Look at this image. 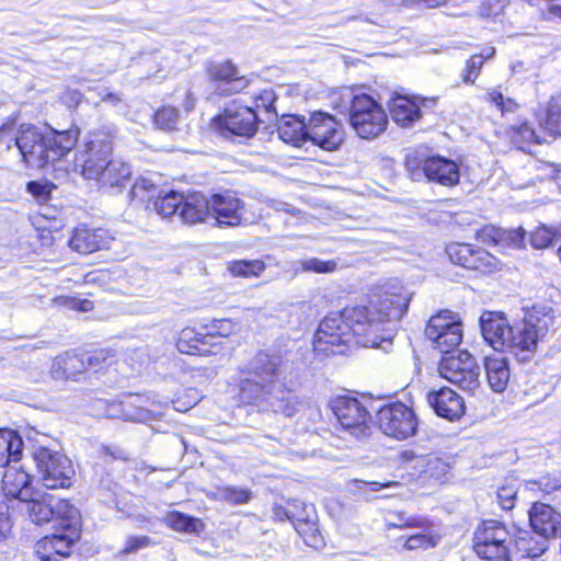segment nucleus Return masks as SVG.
I'll return each mask as SVG.
<instances>
[{
	"label": "nucleus",
	"instance_id": "obj_44",
	"mask_svg": "<svg viewBox=\"0 0 561 561\" xmlns=\"http://www.w3.org/2000/svg\"><path fill=\"white\" fill-rule=\"evenodd\" d=\"M266 270L262 259H240L227 263L228 273L234 278H259Z\"/></svg>",
	"mask_w": 561,
	"mask_h": 561
},
{
	"label": "nucleus",
	"instance_id": "obj_37",
	"mask_svg": "<svg viewBox=\"0 0 561 561\" xmlns=\"http://www.w3.org/2000/svg\"><path fill=\"white\" fill-rule=\"evenodd\" d=\"M162 522L168 528L179 534L201 535L206 529L202 518L175 510L167 512Z\"/></svg>",
	"mask_w": 561,
	"mask_h": 561
},
{
	"label": "nucleus",
	"instance_id": "obj_13",
	"mask_svg": "<svg viewBox=\"0 0 561 561\" xmlns=\"http://www.w3.org/2000/svg\"><path fill=\"white\" fill-rule=\"evenodd\" d=\"M446 253L453 264L481 276L496 274L503 268L499 257L469 242H450L446 247Z\"/></svg>",
	"mask_w": 561,
	"mask_h": 561
},
{
	"label": "nucleus",
	"instance_id": "obj_26",
	"mask_svg": "<svg viewBox=\"0 0 561 561\" xmlns=\"http://www.w3.org/2000/svg\"><path fill=\"white\" fill-rule=\"evenodd\" d=\"M424 103V98L396 93L389 99L387 106L392 121L402 128H409L422 119Z\"/></svg>",
	"mask_w": 561,
	"mask_h": 561
},
{
	"label": "nucleus",
	"instance_id": "obj_18",
	"mask_svg": "<svg viewBox=\"0 0 561 561\" xmlns=\"http://www.w3.org/2000/svg\"><path fill=\"white\" fill-rule=\"evenodd\" d=\"M213 122L221 133L251 138L257 130L260 119L253 107L232 101Z\"/></svg>",
	"mask_w": 561,
	"mask_h": 561
},
{
	"label": "nucleus",
	"instance_id": "obj_4",
	"mask_svg": "<svg viewBox=\"0 0 561 561\" xmlns=\"http://www.w3.org/2000/svg\"><path fill=\"white\" fill-rule=\"evenodd\" d=\"M411 294L399 280H387L367 288L364 299L354 304L352 313H357L369 336L381 339L377 325L400 321L408 312Z\"/></svg>",
	"mask_w": 561,
	"mask_h": 561
},
{
	"label": "nucleus",
	"instance_id": "obj_60",
	"mask_svg": "<svg viewBox=\"0 0 561 561\" xmlns=\"http://www.w3.org/2000/svg\"><path fill=\"white\" fill-rule=\"evenodd\" d=\"M535 483L545 494H551L553 492L561 491V472L543 474Z\"/></svg>",
	"mask_w": 561,
	"mask_h": 561
},
{
	"label": "nucleus",
	"instance_id": "obj_20",
	"mask_svg": "<svg viewBox=\"0 0 561 561\" xmlns=\"http://www.w3.org/2000/svg\"><path fill=\"white\" fill-rule=\"evenodd\" d=\"M307 141L325 151H335L343 144L340 122L332 114L313 112L308 119Z\"/></svg>",
	"mask_w": 561,
	"mask_h": 561
},
{
	"label": "nucleus",
	"instance_id": "obj_34",
	"mask_svg": "<svg viewBox=\"0 0 561 561\" xmlns=\"http://www.w3.org/2000/svg\"><path fill=\"white\" fill-rule=\"evenodd\" d=\"M486 380L495 392H503L508 385L511 370L504 356L491 355L484 358Z\"/></svg>",
	"mask_w": 561,
	"mask_h": 561
},
{
	"label": "nucleus",
	"instance_id": "obj_63",
	"mask_svg": "<svg viewBox=\"0 0 561 561\" xmlns=\"http://www.w3.org/2000/svg\"><path fill=\"white\" fill-rule=\"evenodd\" d=\"M151 545L148 536H130L123 547L122 554H130Z\"/></svg>",
	"mask_w": 561,
	"mask_h": 561
},
{
	"label": "nucleus",
	"instance_id": "obj_33",
	"mask_svg": "<svg viewBox=\"0 0 561 561\" xmlns=\"http://www.w3.org/2000/svg\"><path fill=\"white\" fill-rule=\"evenodd\" d=\"M83 350H71L58 355L54 360V373L62 379H78L87 373Z\"/></svg>",
	"mask_w": 561,
	"mask_h": 561
},
{
	"label": "nucleus",
	"instance_id": "obj_53",
	"mask_svg": "<svg viewBox=\"0 0 561 561\" xmlns=\"http://www.w3.org/2000/svg\"><path fill=\"white\" fill-rule=\"evenodd\" d=\"M54 305L57 308L76 312H89L94 309V302L87 298L77 296H58L54 298Z\"/></svg>",
	"mask_w": 561,
	"mask_h": 561
},
{
	"label": "nucleus",
	"instance_id": "obj_54",
	"mask_svg": "<svg viewBox=\"0 0 561 561\" xmlns=\"http://www.w3.org/2000/svg\"><path fill=\"white\" fill-rule=\"evenodd\" d=\"M298 272L314 274H331L337 270V263L334 260L322 261L318 257H309L299 261Z\"/></svg>",
	"mask_w": 561,
	"mask_h": 561
},
{
	"label": "nucleus",
	"instance_id": "obj_22",
	"mask_svg": "<svg viewBox=\"0 0 561 561\" xmlns=\"http://www.w3.org/2000/svg\"><path fill=\"white\" fill-rule=\"evenodd\" d=\"M422 526H416L414 529L405 535L396 538L394 549L401 552H425L436 549L443 535L436 528L435 523L427 516L421 517Z\"/></svg>",
	"mask_w": 561,
	"mask_h": 561
},
{
	"label": "nucleus",
	"instance_id": "obj_43",
	"mask_svg": "<svg viewBox=\"0 0 561 561\" xmlns=\"http://www.w3.org/2000/svg\"><path fill=\"white\" fill-rule=\"evenodd\" d=\"M538 131L546 139L547 136L556 138L561 135V108L548 105L536 112Z\"/></svg>",
	"mask_w": 561,
	"mask_h": 561
},
{
	"label": "nucleus",
	"instance_id": "obj_21",
	"mask_svg": "<svg viewBox=\"0 0 561 561\" xmlns=\"http://www.w3.org/2000/svg\"><path fill=\"white\" fill-rule=\"evenodd\" d=\"M114 240V233L105 227L80 224L72 229L68 245L72 251L87 255L110 249Z\"/></svg>",
	"mask_w": 561,
	"mask_h": 561
},
{
	"label": "nucleus",
	"instance_id": "obj_40",
	"mask_svg": "<svg viewBox=\"0 0 561 561\" xmlns=\"http://www.w3.org/2000/svg\"><path fill=\"white\" fill-rule=\"evenodd\" d=\"M506 135L510 141L523 151L533 145H540L546 141L542 135L526 121L508 126Z\"/></svg>",
	"mask_w": 561,
	"mask_h": 561
},
{
	"label": "nucleus",
	"instance_id": "obj_51",
	"mask_svg": "<svg viewBox=\"0 0 561 561\" xmlns=\"http://www.w3.org/2000/svg\"><path fill=\"white\" fill-rule=\"evenodd\" d=\"M253 497L251 490L232 485H221L217 488V500L231 505H241L249 503Z\"/></svg>",
	"mask_w": 561,
	"mask_h": 561
},
{
	"label": "nucleus",
	"instance_id": "obj_11",
	"mask_svg": "<svg viewBox=\"0 0 561 561\" xmlns=\"http://www.w3.org/2000/svg\"><path fill=\"white\" fill-rule=\"evenodd\" d=\"M552 322V316L536 307L513 324L508 352L513 354H534L540 341L546 336Z\"/></svg>",
	"mask_w": 561,
	"mask_h": 561
},
{
	"label": "nucleus",
	"instance_id": "obj_59",
	"mask_svg": "<svg viewBox=\"0 0 561 561\" xmlns=\"http://www.w3.org/2000/svg\"><path fill=\"white\" fill-rule=\"evenodd\" d=\"M489 103L495 105L502 113L514 112L518 104L513 99H505L503 93L497 89H492L485 94Z\"/></svg>",
	"mask_w": 561,
	"mask_h": 561
},
{
	"label": "nucleus",
	"instance_id": "obj_30",
	"mask_svg": "<svg viewBox=\"0 0 561 561\" xmlns=\"http://www.w3.org/2000/svg\"><path fill=\"white\" fill-rule=\"evenodd\" d=\"M133 176L130 165L122 159L111 158L106 167L100 171V174L92 181L96 182L100 187L115 188L121 191L126 187Z\"/></svg>",
	"mask_w": 561,
	"mask_h": 561
},
{
	"label": "nucleus",
	"instance_id": "obj_14",
	"mask_svg": "<svg viewBox=\"0 0 561 561\" xmlns=\"http://www.w3.org/2000/svg\"><path fill=\"white\" fill-rule=\"evenodd\" d=\"M438 373L442 378L465 391L473 392L480 386V367L468 351L443 355Z\"/></svg>",
	"mask_w": 561,
	"mask_h": 561
},
{
	"label": "nucleus",
	"instance_id": "obj_39",
	"mask_svg": "<svg viewBox=\"0 0 561 561\" xmlns=\"http://www.w3.org/2000/svg\"><path fill=\"white\" fill-rule=\"evenodd\" d=\"M495 55L496 48L493 45L485 46L480 53L470 55L461 71V81L465 84L473 85L480 77L484 64L492 60Z\"/></svg>",
	"mask_w": 561,
	"mask_h": 561
},
{
	"label": "nucleus",
	"instance_id": "obj_2",
	"mask_svg": "<svg viewBox=\"0 0 561 561\" xmlns=\"http://www.w3.org/2000/svg\"><path fill=\"white\" fill-rule=\"evenodd\" d=\"M282 360L278 356L259 352L248 362L239 367L231 383L233 396L239 405H257L270 403L275 405L276 411L286 416H293L300 403L299 397L294 390L282 386L279 394L272 396L280 375Z\"/></svg>",
	"mask_w": 561,
	"mask_h": 561
},
{
	"label": "nucleus",
	"instance_id": "obj_10",
	"mask_svg": "<svg viewBox=\"0 0 561 561\" xmlns=\"http://www.w3.org/2000/svg\"><path fill=\"white\" fill-rule=\"evenodd\" d=\"M33 459L44 489L68 490L73 485L76 470L67 456L41 446L34 450Z\"/></svg>",
	"mask_w": 561,
	"mask_h": 561
},
{
	"label": "nucleus",
	"instance_id": "obj_27",
	"mask_svg": "<svg viewBox=\"0 0 561 561\" xmlns=\"http://www.w3.org/2000/svg\"><path fill=\"white\" fill-rule=\"evenodd\" d=\"M243 202L231 191L215 193L209 197V216L219 226H238L242 220Z\"/></svg>",
	"mask_w": 561,
	"mask_h": 561
},
{
	"label": "nucleus",
	"instance_id": "obj_57",
	"mask_svg": "<svg viewBox=\"0 0 561 561\" xmlns=\"http://www.w3.org/2000/svg\"><path fill=\"white\" fill-rule=\"evenodd\" d=\"M502 227L493 224H485L474 231V239L483 245L496 248Z\"/></svg>",
	"mask_w": 561,
	"mask_h": 561
},
{
	"label": "nucleus",
	"instance_id": "obj_55",
	"mask_svg": "<svg viewBox=\"0 0 561 561\" xmlns=\"http://www.w3.org/2000/svg\"><path fill=\"white\" fill-rule=\"evenodd\" d=\"M252 99L255 113L257 111H263L271 116H277L275 107L277 95L272 88L262 89L259 93L254 94Z\"/></svg>",
	"mask_w": 561,
	"mask_h": 561
},
{
	"label": "nucleus",
	"instance_id": "obj_9",
	"mask_svg": "<svg viewBox=\"0 0 561 561\" xmlns=\"http://www.w3.org/2000/svg\"><path fill=\"white\" fill-rule=\"evenodd\" d=\"M419 417L413 407L401 400L381 404L375 413L377 428L387 437L405 440L419 432Z\"/></svg>",
	"mask_w": 561,
	"mask_h": 561
},
{
	"label": "nucleus",
	"instance_id": "obj_8",
	"mask_svg": "<svg viewBox=\"0 0 561 561\" xmlns=\"http://www.w3.org/2000/svg\"><path fill=\"white\" fill-rule=\"evenodd\" d=\"M348 124L359 138L370 140L386 131L388 115L377 100L360 93L351 100Z\"/></svg>",
	"mask_w": 561,
	"mask_h": 561
},
{
	"label": "nucleus",
	"instance_id": "obj_56",
	"mask_svg": "<svg viewBox=\"0 0 561 561\" xmlns=\"http://www.w3.org/2000/svg\"><path fill=\"white\" fill-rule=\"evenodd\" d=\"M201 400L199 391L194 387H186L180 389L175 398L173 399V404L179 411H187L195 407Z\"/></svg>",
	"mask_w": 561,
	"mask_h": 561
},
{
	"label": "nucleus",
	"instance_id": "obj_31",
	"mask_svg": "<svg viewBox=\"0 0 561 561\" xmlns=\"http://www.w3.org/2000/svg\"><path fill=\"white\" fill-rule=\"evenodd\" d=\"M51 504L55 528L82 533L81 513L72 499L54 495Z\"/></svg>",
	"mask_w": 561,
	"mask_h": 561
},
{
	"label": "nucleus",
	"instance_id": "obj_1",
	"mask_svg": "<svg viewBox=\"0 0 561 561\" xmlns=\"http://www.w3.org/2000/svg\"><path fill=\"white\" fill-rule=\"evenodd\" d=\"M80 137L81 128L76 123L57 129L50 124L19 123L16 115H10L0 124V145L8 150L15 147L19 161L30 170H46L64 161Z\"/></svg>",
	"mask_w": 561,
	"mask_h": 561
},
{
	"label": "nucleus",
	"instance_id": "obj_24",
	"mask_svg": "<svg viewBox=\"0 0 561 561\" xmlns=\"http://www.w3.org/2000/svg\"><path fill=\"white\" fill-rule=\"evenodd\" d=\"M481 334L485 343L496 352H508L513 324L502 311H484L480 316Z\"/></svg>",
	"mask_w": 561,
	"mask_h": 561
},
{
	"label": "nucleus",
	"instance_id": "obj_15",
	"mask_svg": "<svg viewBox=\"0 0 561 561\" xmlns=\"http://www.w3.org/2000/svg\"><path fill=\"white\" fill-rule=\"evenodd\" d=\"M330 409L340 427L352 435H366L370 428L371 414L365 403L351 393L337 394Z\"/></svg>",
	"mask_w": 561,
	"mask_h": 561
},
{
	"label": "nucleus",
	"instance_id": "obj_36",
	"mask_svg": "<svg viewBox=\"0 0 561 561\" xmlns=\"http://www.w3.org/2000/svg\"><path fill=\"white\" fill-rule=\"evenodd\" d=\"M278 134L285 142L300 147L307 141L308 122L302 116L284 115L278 125Z\"/></svg>",
	"mask_w": 561,
	"mask_h": 561
},
{
	"label": "nucleus",
	"instance_id": "obj_5",
	"mask_svg": "<svg viewBox=\"0 0 561 561\" xmlns=\"http://www.w3.org/2000/svg\"><path fill=\"white\" fill-rule=\"evenodd\" d=\"M240 323L232 318H211L192 321L182 327L174 336L175 350L185 356L207 358L221 353L224 340L237 335Z\"/></svg>",
	"mask_w": 561,
	"mask_h": 561
},
{
	"label": "nucleus",
	"instance_id": "obj_42",
	"mask_svg": "<svg viewBox=\"0 0 561 561\" xmlns=\"http://www.w3.org/2000/svg\"><path fill=\"white\" fill-rule=\"evenodd\" d=\"M87 371L101 373L118 362L117 352L111 347L83 350Z\"/></svg>",
	"mask_w": 561,
	"mask_h": 561
},
{
	"label": "nucleus",
	"instance_id": "obj_25",
	"mask_svg": "<svg viewBox=\"0 0 561 561\" xmlns=\"http://www.w3.org/2000/svg\"><path fill=\"white\" fill-rule=\"evenodd\" d=\"M426 401L437 416L450 422L459 421L466 414L463 398L447 386L430 390L426 393Z\"/></svg>",
	"mask_w": 561,
	"mask_h": 561
},
{
	"label": "nucleus",
	"instance_id": "obj_19",
	"mask_svg": "<svg viewBox=\"0 0 561 561\" xmlns=\"http://www.w3.org/2000/svg\"><path fill=\"white\" fill-rule=\"evenodd\" d=\"M82 533L55 528L37 539L33 547V554L38 561H61L69 559Z\"/></svg>",
	"mask_w": 561,
	"mask_h": 561
},
{
	"label": "nucleus",
	"instance_id": "obj_12",
	"mask_svg": "<svg viewBox=\"0 0 561 561\" xmlns=\"http://www.w3.org/2000/svg\"><path fill=\"white\" fill-rule=\"evenodd\" d=\"M404 165L413 176L423 174L430 182L442 186L453 187L460 181L458 163L439 154H409L405 158Z\"/></svg>",
	"mask_w": 561,
	"mask_h": 561
},
{
	"label": "nucleus",
	"instance_id": "obj_3",
	"mask_svg": "<svg viewBox=\"0 0 561 561\" xmlns=\"http://www.w3.org/2000/svg\"><path fill=\"white\" fill-rule=\"evenodd\" d=\"M353 305H346L336 312H329L318 324L313 334L314 353L324 356L342 355L351 346L377 348L382 339L369 336Z\"/></svg>",
	"mask_w": 561,
	"mask_h": 561
},
{
	"label": "nucleus",
	"instance_id": "obj_49",
	"mask_svg": "<svg viewBox=\"0 0 561 561\" xmlns=\"http://www.w3.org/2000/svg\"><path fill=\"white\" fill-rule=\"evenodd\" d=\"M529 243L536 250H545L561 240V228L540 225L529 233Z\"/></svg>",
	"mask_w": 561,
	"mask_h": 561
},
{
	"label": "nucleus",
	"instance_id": "obj_46",
	"mask_svg": "<svg viewBox=\"0 0 561 561\" xmlns=\"http://www.w3.org/2000/svg\"><path fill=\"white\" fill-rule=\"evenodd\" d=\"M182 202V193L175 191L158 192L150 205V210L162 217H171L179 214Z\"/></svg>",
	"mask_w": 561,
	"mask_h": 561
},
{
	"label": "nucleus",
	"instance_id": "obj_7",
	"mask_svg": "<svg viewBox=\"0 0 561 561\" xmlns=\"http://www.w3.org/2000/svg\"><path fill=\"white\" fill-rule=\"evenodd\" d=\"M472 551L481 561H513L508 526L497 519H482L472 534Z\"/></svg>",
	"mask_w": 561,
	"mask_h": 561
},
{
	"label": "nucleus",
	"instance_id": "obj_6",
	"mask_svg": "<svg viewBox=\"0 0 561 561\" xmlns=\"http://www.w3.org/2000/svg\"><path fill=\"white\" fill-rule=\"evenodd\" d=\"M115 138L114 131L106 127L88 131L75 151L72 171L87 181L96 178L114 154Z\"/></svg>",
	"mask_w": 561,
	"mask_h": 561
},
{
	"label": "nucleus",
	"instance_id": "obj_29",
	"mask_svg": "<svg viewBox=\"0 0 561 561\" xmlns=\"http://www.w3.org/2000/svg\"><path fill=\"white\" fill-rule=\"evenodd\" d=\"M33 477L22 468L9 467L5 469L1 490L5 497L20 501L31 500V495H36L37 491L32 486Z\"/></svg>",
	"mask_w": 561,
	"mask_h": 561
},
{
	"label": "nucleus",
	"instance_id": "obj_35",
	"mask_svg": "<svg viewBox=\"0 0 561 561\" xmlns=\"http://www.w3.org/2000/svg\"><path fill=\"white\" fill-rule=\"evenodd\" d=\"M547 539L534 530L519 529L514 536L516 551L522 558H538L547 550Z\"/></svg>",
	"mask_w": 561,
	"mask_h": 561
},
{
	"label": "nucleus",
	"instance_id": "obj_17",
	"mask_svg": "<svg viewBox=\"0 0 561 561\" xmlns=\"http://www.w3.org/2000/svg\"><path fill=\"white\" fill-rule=\"evenodd\" d=\"M425 335L444 355L458 347L463 337L462 322L449 310H440L430 318Z\"/></svg>",
	"mask_w": 561,
	"mask_h": 561
},
{
	"label": "nucleus",
	"instance_id": "obj_64",
	"mask_svg": "<svg viewBox=\"0 0 561 561\" xmlns=\"http://www.w3.org/2000/svg\"><path fill=\"white\" fill-rule=\"evenodd\" d=\"M12 529V520L9 514V506L0 501V542L4 541Z\"/></svg>",
	"mask_w": 561,
	"mask_h": 561
},
{
	"label": "nucleus",
	"instance_id": "obj_45",
	"mask_svg": "<svg viewBox=\"0 0 561 561\" xmlns=\"http://www.w3.org/2000/svg\"><path fill=\"white\" fill-rule=\"evenodd\" d=\"M424 515L410 514L405 510H390L386 513L383 527L385 530H413L416 526H422L421 517Z\"/></svg>",
	"mask_w": 561,
	"mask_h": 561
},
{
	"label": "nucleus",
	"instance_id": "obj_32",
	"mask_svg": "<svg viewBox=\"0 0 561 561\" xmlns=\"http://www.w3.org/2000/svg\"><path fill=\"white\" fill-rule=\"evenodd\" d=\"M179 216L188 225L204 222L209 216V197L201 192L182 194Z\"/></svg>",
	"mask_w": 561,
	"mask_h": 561
},
{
	"label": "nucleus",
	"instance_id": "obj_47",
	"mask_svg": "<svg viewBox=\"0 0 561 561\" xmlns=\"http://www.w3.org/2000/svg\"><path fill=\"white\" fill-rule=\"evenodd\" d=\"M180 111L171 104H162L151 116V122L156 129L162 131H173L178 128Z\"/></svg>",
	"mask_w": 561,
	"mask_h": 561
},
{
	"label": "nucleus",
	"instance_id": "obj_62",
	"mask_svg": "<svg viewBox=\"0 0 561 561\" xmlns=\"http://www.w3.org/2000/svg\"><path fill=\"white\" fill-rule=\"evenodd\" d=\"M517 501V491L510 485H503L497 490V503L504 511L514 508Z\"/></svg>",
	"mask_w": 561,
	"mask_h": 561
},
{
	"label": "nucleus",
	"instance_id": "obj_28",
	"mask_svg": "<svg viewBox=\"0 0 561 561\" xmlns=\"http://www.w3.org/2000/svg\"><path fill=\"white\" fill-rule=\"evenodd\" d=\"M533 530L545 538H556L561 528V515L550 504L535 502L528 511Z\"/></svg>",
	"mask_w": 561,
	"mask_h": 561
},
{
	"label": "nucleus",
	"instance_id": "obj_58",
	"mask_svg": "<svg viewBox=\"0 0 561 561\" xmlns=\"http://www.w3.org/2000/svg\"><path fill=\"white\" fill-rule=\"evenodd\" d=\"M56 185L49 181H30L26 183L27 192L38 202L47 203L51 198L53 190Z\"/></svg>",
	"mask_w": 561,
	"mask_h": 561
},
{
	"label": "nucleus",
	"instance_id": "obj_41",
	"mask_svg": "<svg viewBox=\"0 0 561 561\" xmlns=\"http://www.w3.org/2000/svg\"><path fill=\"white\" fill-rule=\"evenodd\" d=\"M53 500L54 494L44 493L39 499L31 495V500L23 501L27 504V513L32 523L44 526L53 522Z\"/></svg>",
	"mask_w": 561,
	"mask_h": 561
},
{
	"label": "nucleus",
	"instance_id": "obj_16",
	"mask_svg": "<svg viewBox=\"0 0 561 561\" xmlns=\"http://www.w3.org/2000/svg\"><path fill=\"white\" fill-rule=\"evenodd\" d=\"M204 73L206 81L213 89V94L219 98L238 94L249 85V79L241 73L237 64L229 58L207 60Z\"/></svg>",
	"mask_w": 561,
	"mask_h": 561
},
{
	"label": "nucleus",
	"instance_id": "obj_50",
	"mask_svg": "<svg viewBox=\"0 0 561 561\" xmlns=\"http://www.w3.org/2000/svg\"><path fill=\"white\" fill-rule=\"evenodd\" d=\"M149 399L141 394H128L123 404L126 417L135 421H144L151 416L148 407Z\"/></svg>",
	"mask_w": 561,
	"mask_h": 561
},
{
	"label": "nucleus",
	"instance_id": "obj_52",
	"mask_svg": "<svg viewBox=\"0 0 561 561\" xmlns=\"http://www.w3.org/2000/svg\"><path fill=\"white\" fill-rule=\"evenodd\" d=\"M496 248L506 250H523L526 248V231L518 228H503Z\"/></svg>",
	"mask_w": 561,
	"mask_h": 561
},
{
	"label": "nucleus",
	"instance_id": "obj_61",
	"mask_svg": "<svg viewBox=\"0 0 561 561\" xmlns=\"http://www.w3.org/2000/svg\"><path fill=\"white\" fill-rule=\"evenodd\" d=\"M83 94L78 89L65 88L58 96L59 103L68 110H76L82 102Z\"/></svg>",
	"mask_w": 561,
	"mask_h": 561
},
{
	"label": "nucleus",
	"instance_id": "obj_23",
	"mask_svg": "<svg viewBox=\"0 0 561 561\" xmlns=\"http://www.w3.org/2000/svg\"><path fill=\"white\" fill-rule=\"evenodd\" d=\"M293 527L305 545L319 550L325 546V539L319 527V517L312 504L293 501Z\"/></svg>",
	"mask_w": 561,
	"mask_h": 561
},
{
	"label": "nucleus",
	"instance_id": "obj_48",
	"mask_svg": "<svg viewBox=\"0 0 561 561\" xmlns=\"http://www.w3.org/2000/svg\"><path fill=\"white\" fill-rule=\"evenodd\" d=\"M158 192L159 190L156 184L146 179H138L129 190V199L148 209Z\"/></svg>",
	"mask_w": 561,
	"mask_h": 561
},
{
	"label": "nucleus",
	"instance_id": "obj_38",
	"mask_svg": "<svg viewBox=\"0 0 561 561\" xmlns=\"http://www.w3.org/2000/svg\"><path fill=\"white\" fill-rule=\"evenodd\" d=\"M23 439L16 431L0 428V467L21 460Z\"/></svg>",
	"mask_w": 561,
	"mask_h": 561
}]
</instances>
